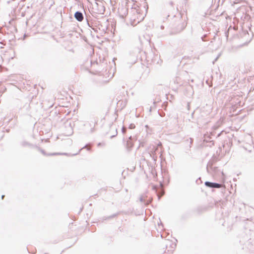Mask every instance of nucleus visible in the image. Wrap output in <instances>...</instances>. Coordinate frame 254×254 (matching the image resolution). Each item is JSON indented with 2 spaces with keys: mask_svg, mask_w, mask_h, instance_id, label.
<instances>
[{
  "mask_svg": "<svg viewBox=\"0 0 254 254\" xmlns=\"http://www.w3.org/2000/svg\"><path fill=\"white\" fill-rule=\"evenodd\" d=\"M187 24L185 19H183L181 17H179L178 20L173 25V32L174 34L180 33L186 28Z\"/></svg>",
  "mask_w": 254,
  "mask_h": 254,
  "instance_id": "1",
  "label": "nucleus"
},
{
  "mask_svg": "<svg viewBox=\"0 0 254 254\" xmlns=\"http://www.w3.org/2000/svg\"><path fill=\"white\" fill-rule=\"evenodd\" d=\"M93 9L94 12L99 14H103L105 11V7L102 1L96 0L94 4H93Z\"/></svg>",
  "mask_w": 254,
  "mask_h": 254,
  "instance_id": "2",
  "label": "nucleus"
},
{
  "mask_svg": "<svg viewBox=\"0 0 254 254\" xmlns=\"http://www.w3.org/2000/svg\"><path fill=\"white\" fill-rule=\"evenodd\" d=\"M87 24L89 27L92 28L93 30L96 32H97L98 29L104 31L106 27V26H103L101 22L97 20H93L91 22L87 21Z\"/></svg>",
  "mask_w": 254,
  "mask_h": 254,
  "instance_id": "3",
  "label": "nucleus"
},
{
  "mask_svg": "<svg viewBox=\"0 0 254 254\" xmlns=\"http://www.w3.org/2000/svg\"><path fill=\"white\" fill-rule=\"evenodd\" d=\"M206 170L208 173L211 175H214L218 173V168L213 166V162L209 161L207 165Z\"/></svg>",
  "mask_w": 254,
  "mask_h": 254,
  "instance_id": "4",
  "label": "nucleus"
},
{
  "mask_svg": "<svg viewBox=\"0 0 254 254\" xmlns=\"http://www.w3.org/2000/svg\"><path fill=\"white\" fill-rule=\"evenodd\" d=\"M204 184L205 186L210 188H220L221 187V184H220L209 181L205 182Z\"/></svg>",
  "mask_w": 254,
  "mask_h": 254,
  "instance_id": "5",
  "label": "nucleus"
},
{
  "mask_svg": "<svg viewBox=\"0 0 254 254\" xmlns=\"http://www.w3.org/2000/svg\"><path fill=\"white\" fill-rule=\"evenodd\" d=\"M74 16L76 20L79 22L82 21L84 18L83 13L79 11H76L74 13Z\"/></svg>",
  "mask_w": 254,
  "mask_h": 254,
  "instance_id": "6",
  "label": "nucleus"
},
{
  "mask_svg": "<svg viewBox=\"0 0 254 254\" xmlns=\"http://www.w3.org/2000/svg\"><path fill=\"white\" fill-rule=\"evenodd\" d=\"M120 10V15L123 18L124 16H126L128 13V8L125 7H122L119 8Z\"/></svg>",
  "mask_w": 254,
  "mask_h": 254,
  "instance_id": "7",
  "label": "nucleus"
},
{
  "mask_svg": "<svg viewBox=\"0 0 254 254\" xmlns=\"http://www.w3.org/2000/svg\"><path fill=\"white\" fill-rule=\"evenodd\" d=\"M132 137L130 136L129 137V139L127 141L126 146L127 149H129L133 146V143L131 141Z\"/></svg>",
  "mask_w": 254,
  "mask_h": 254,
  "instance_id": "8",
  "label": "nucleus"
},
{
  "mask_svg": "<svg viewBox=\"0 0 254 254\" xmlns=\"http://www.w3.org/2000/svg\"><path fill=\"white\" fill-rule=\"evenodd\" d=\"M159 148L158 147H153L152 149V157L154 160H156L157 156H156V152L158 151Z\"/></svg>",
  "mask_w": 254,
  "mask_h": 254,
  "instance_id": "9",
  "label": "nucleus"
},
{
  "mask_svg": "<svg viewBox=\"0 0 254 254\" xmlns=\"http://www.w3.org/2000/svg\"><path fill=\"white\" fill-rule=\"evenodd\" d=\"M120 214V212H119L117 213H115V214H114L111 216H109L108 217H104L103 219L104 220H108V219H112V218H113L116 216H117L118 215H119Z\"/></svg>",
  "mask_w": 254,
  "mask_h": 254,
  "instance_id": "10",
  "label": "nucleus"
},
{
  "mask_svg": "<svg viewBox=\"0 0 254 254\" xmlns=\"http://www.w3.org/2000/svg\"><path fill=\"white\" fill-rule=\"evenodd\" d=\"M139 200L141 202L144 203L146 205L150 203V201L149 200L145 201V200L143 198L142 196H141L139 198Z\"/></svg>",
  "mask_w": 254,
  "mask_h": 254,
  "instance_id": "11",
  "label": "nucleus"
},
{
  "mask_svg": "<svg viewBox=\"0 0 254 254\" xmlns=\"http://www.w3.org/2000/svg\"><path fill=\"white\" fill-rule=\"evenodd\" d=\"M65 125H68V126L69 127H70V132H71L72 131V124L71 123V122H68V121H67V122L65 123Z\"/></svg>",
  "mask_w": 254,
  "mask_h": 254,
  "instance_id": "12",
  "label": "nucleus"
},
{
  "mask_svg": "<svg viewBox=\"0 0 254 254\" xmlns=\"http://www.w3.org/2000/svg\"><path fill=\"white\" fill-rule=\"evenodd\" d=\"M165 242L167 243H169L170 247H171L172 248L174 249L175 247L176 246L175 245H174L173 243H172L171 242L165 240Z\"/></svg>",
  "mask_w": 254,
  "mask_h": 254,
  "instance_id": "13",
  "label": "nucleus"
},
{
  "mask_svg": "<svg viewBox=\"0 0 254 254\" xmlns=\"http://www.w3.org/2000/svg\"><path fill=\"white\" fill-rule=\"evenodd\" d=\"M83 149H86L87 150H91V148L90 147H89L87 146V145H85L84 147H83L82 148H81L79 150V152L82 150Z\"/></svg>",
  "mask_w": 254,
  "mask_h": 254,
  "instance_id": "14",
  "label": "nucleus"
},
{
  "mask_svg": "<svg viewBox=\"0 0 254 254\" xmlns=\"http://www.w3.org/2000/svg\"><path fill=\"white\" fill-rule=\"evenodd\" d=\"M117 134H118L117 129L116 128H115V134H113L111 136V138H112L115 137L116 136H117Z\"/></svg>",
  "mask_w": 254,
  "mask_h": 254,
  "instance_id": "15",
  "label": "nucleus"
},
{
  "mask_svg": "<svg viewBox=\"0 0 254 254\" xmlns=\"http://www.w3.org/2000/svg\"><path fill=\"white\" fill-rule=\"evenodd\" d=\"M38 150H39V151H40V152H41L43 155H47V154L46 153L45 151L44 150H43V149H41V148H39V147H38Z\"/></svg>",
  "mask_w": 254,
  "mask_h": 254,
  "instance_id": "16",
  "label": "nucleus"
},
{
  "mask_svg": "<svg viewBox=\"0 0 254 254\" xmlns=\"http://www.w3.org/2000/svg\"><path fill=\"white\" fill-rule=\"evenodd\" d=\"M135 127V126L133 124H131L129 125V128L130 129H133Z\"/></svg>",
  "mask_w": 254,
  "mask_h": 254,
  "instance_id": "17",
  "label": "nucleus"
},
{
  "mask_svg": "<svg viewBox=\"0 0 254 254\" xmlns=\"http://www.w3.org/2000/svg\"><path fill=\"white\" fill-rule=\"evenodd\" d=\"M127 131V128L125 127H123L122 128V132L123 134L125 133Z\"/></svg>",
  "mask_w": 254,
  "mask_h": 254,
  "instance_id": "18",
  "label": "nucleus"
},
{
  "mask_svg": "<svg viewBox=\"0 0 254 254\" xmlns=\"http://www.w3.org/2000/svg\"><path fill=\"white\" fill-rule=\"evenodd\" d=\"M22 145L23 146H25L26 145H30V144L26 142H23L22 143Z\"/></svg>",
  "mask_w": 254,
  "mask_h": 254,
  "instance_id": "19",
  "label": "nucleus"
},
{
  "mask_svg": "<svg viewBox=\"0 0 254 254\" xmlns=\"http://www.w3.org/2000/svg\"><path fill=\"white\" fill-rule=\"evenodd\" d=\"M60 154H61V153H52V154H48V155H60ZM63 154L65 155L66 153H63Z\"/></svg>",
  "mask_w": 254,
  "mask_h": 254,
  "instance_id": "20",
  "label": "nucleus"
},
{
  "mask_svg": "<svg viewBox=\"0 0 254 254\" xmlns=\"http://www.w3.org/2000/svg\"><path fill=\"white\" fill-rule=\"evenodd\" d=\"M190 148L191 147V144H192V142H193V139L191 138H190Z\"/></svg>",
  "mask_w": 254,
  "mask_h": 254,
  "instance_id": "21",
  "label": "nucleus"
},
{
  "mask_svg": "<svg viewBox=\"0 0 254 254\" xmlns=\"http://www.w3.org/2000/svg\"><path fill=\"white\" fill-rule=\"evenodd\" d=\"M25 107L26 110H28V109L29 108V104H27L25 105Z\"/></svg>",
  "mask_w": 254,
  "mask_h": 254,
  "instance_id": "22",
  "label": "nucleus"
},
{
  "mask_svg": "<svg viewBox=\"0 0 254 254\" xmlns=\"http://www.w3.org/2000/svg\"><path fill=\"white\" fill-rule=\"evenodd\" d=\"M162 146V143H161L160 142H159L158 143V144H157V147H160V146Z\"/></svg>",
  "mask_w": 254,
  "mask_h": 254,
  "instance_id": "23",
  "label": "nucleus"
},
{
  "mask_svg": "<svg viewBox=\"0 0 254 254\" xmlns=\"http://www.w3.org/2000/svg\"><path fill=\"white\" fill-rule=\"evenodd\" d=\"M158 113H159L160 116H161V117H163L164 116V115L165 114L164 113H162L161 114L160 113L159 111H158Z\"/></svg>",
  "mask_w": 254,
  "mask_h": 254,
  "instance_id": "24",
  "label": "nucleus"
},
{
  "mask_svg": "<svg viewBox=\"0 0 254 254\" xmlns=\"http://www.w3.org/2000/svg\"><path fill=\"white\" fill-rule=\"evenodd\" d=\"M158 113H159L160 116H161V117H163L164 116V115L165 114L164 113H162L161 114L160 113L159 111H158Z\"/></svg>",
  "mask_w": 254,
  "mask_h": 254,
  "instance_id": "25",
  "label": "nucleus"
},
{
  "mask_svg": "<svg viewBox=\"0 0 254 254\" xmlns=\"http://www.w3.org/2000/svg\"><path fill=\"white\" fill-rule=\"evenodd\" d=\"M169 3L171 6H173L174 2L173 1H170Z\"/></svg>",
  "mask_w": 254,
  "mask_h": 254,
  "instance_id": "26",
  "label": "nucleus"
},
{
  "mask_svg": "<svg viewBox=\"0 0 254 254\" xmlns=\"http://www.w3.org/2000/svg\"><path fill=\"white\" fill-rule=\"evenodd\" d=\"M187 106H188V110H189V109H190V103H188V105H187Z\"/></svg>",
  "mask_w": 254,
  "mask_h": 254,
  "instance_id": "27",
  "label": "nucleus"
},
{
  "mask_svg": "<svg viewBox=\"0 0 254 254\" xmlns=\"http://www.w3.org/2000/svg\"><path fill=\"white\" fill-rule=\"evenodd\" d=\"M194 114V111L192 113V115H191L192 118H193Z\"/></svg>",
  "mask_w": 254,
  "mask_h": 254,
  "instance_id": "28",
  "label": "nucleus"
},
{
  "mask_svg": "<svg viewBox=\"0 0 254 254\" xmlns=\"http://www.w3.org/2000/svg\"><path fill=\"white\" fill-rule=\"evenodd\" d=\"M106 64V63H103L102 64V66H105Z\"/></svg>",
  "mask_w": 254,
  "mask_h": 254,
  "instance_id": "29",
  "label": "nucleus"
},
{
  "mask_svg": "<svg viewBox=\"0 0 254 254\" xmlns=\"http://www.w3.org/2000/svg\"><path fill=\"white\" fill-rule=\"evenodd\" d=\"M4 197V195H1V198L2 199H3Z\"/></svg>",
  "mask_w": 254,
  "mask_h": 254,
  "instance_id": "30",
  "label": "nucleus"
},
{
  "mask_svg": "<svg viewBox=\"0 0 254 254\" xmlns=\"http://www.w3.org/2000/svg\"><path fill=\"white\" fill-rule=\"evenodd\" d=\"M168 245V244H166V245H165V246H166V249L167 248Z\"/></svg>",
  "mask_w": 254,
  "mask_h": 254,
  "instance_id": "31",
  "label": "nucleus"
},
{
  "mask_svg": "<svg viewBox=\"0 0 254 254\" xmlns=\"http://www.w3.org/2000/svg\"><path fill=\"white\" fill-rule=\"evenodd\" d=\"M151 109H152V107H150V111H151Z\"/></svg>",
  "mask_w": 254,
  "mask_h": 254,
  "instance_id": "32",
  "label": "nucleus"
},
{
  "mask_svg": "<svg viewBox=\"0 0 254 254\" xmlns=\"http://www.w3.org/2000/svg\"><path fill=\"white\" fill-rule=\"evenodd\" d=\"M191 81L193 82V79L191 80Z\"/></svg>",
  "mask_w": 254,
  "mask_h": 254,
  "instance_id": "33",
  "label": "nucleus"
}]
</instances>
